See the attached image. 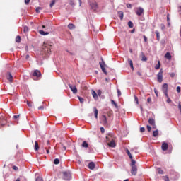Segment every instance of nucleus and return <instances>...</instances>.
<instances>
[{"instance_id": "f8f14e48", "label": "nucleus", "mask_w": 181, "mask_h": 181, "mask_svg": "<svg viewBox=\"0 0 181 181\" xmlns=\"http://www.w3.org/2000/svg\"><path fill=\"white\" fill-rule=\"evenodd\" d=\"M148 124H150L153 128H156V124H155V119L153 118H149Z\"/></svg>"}, {"instance_id": "6e6552de", "label": "nucleus", "mask_w": 181, "mask_h": 181, "mask_svg": "<svg viewBox=\"0 0 181 181\" xmlns=\"http://www.w3.org/2000/svg\"><path fill=\"white\" fill-rule=\"evenodd\" d=\"M6 77L7 80L10 81V83H12V81H13V76H12V74H11V72H7L6 74Z\"/></svg>"}, {"instance_id": "72a5a7b5", "label": "nucleus", "mask_w": 181, "mask_h": 181, "mask_svg": "<svg viewBox=\"0 0 181 181\" xmlns=\"http://www.w3.org/2000/svg\"><path fill=\"white\" fill-rule=\"evenodd\" d=\"M157 171H158V173H159V175H163V170H162L160 168H158Z\"/></svg>"}, {"instance_id": "1a4fd4ad", "label": "nucleus", "mask_w": 181, "mask_h": 181, "mask_svg": "<svg viewBox=\"0 0 181 181\" xmlns=\"http://www.w3.org/2000/svg\"><path fill=\"white\" fill-rule=\"evenodd\" d=\"M163 92L164 93L165 95L168 97V83H164L162 87Z\"/></svg>"}, {"instance_id": "f03ea898", "label": "nucleus", "mask_w": 181, "mask_h": 181, "mask_svg": "<svg viewBox=\"0 0 181 181\" xmlns=\"http://www.w3.org/2000/svg\"><path fill=\"white\" fill-rule=\"evenodd\" d=\"M33 80H40L42 73L39 70H35L32 74Z\"/></svg>"}, {"instance_id": "dca6fc26", "label": "nucleus", "mask_w": 181, "mask_h": 181, "mask_svg": "<svg viewBox=\"0 0 181 181\" xmlns=\"http://www.w3.org/2000/svg\"><path fill=\"white\" fill-rule=\"evenodd\" d=\"M91 94L95 100H98V95L97 94V92H95V90H92Z\"/></svg>"}, {"instance_id": "0eeeda50", "label": "nucleus", "mask_w": 181, "mask_h": 181, "mask_svg": "<svg viewBox=\"0 0 181 181\" xmlns=\"http://www.w3.org/2000/svg\"><path fill=\"white\" fill-rule=\"evenodd\" d=\"M90 6L93 11H97V9H98V4L95 1L90 3Z\"/></svg>"}, {"instance_id": "680f3d73", "label": "nucleus", "mask_w": 181, "mask_h": 181, "mask_svg": "<svg viewBox=\"0 0 181 181\" xmlns=\"http://www.w3.org/2000/svg\"><path fill=\"white\" fill-rule=\"evenodd\" d=\"M177 93H180V86L177 87Z\"/></svg>"}, {"instance_id": "20e7f679", "label": "nucleus", "mask_w": 181, "mask_h": 181, "mask_svg": "<svg viewBox=\"0 0 181 181\" xmlns=\"http://www.w3.org/2000/svg\"><path fill=\"white\" fill-rule=\"evenodd\" d=\"M63 179L64 180H70V179H71V174H70V173L64 172L63 173Z\"/></svg>"}, {"instance_id": "69168bd1", "label": "nucleus", "mask_w": 181, "mask_h": 181, "mask_svg": "<svg viewBox=\"0 0 181 181\" xmlns=\"http://www.w3.org/2000/svg\"><path fill=\"white\" fill-rule=\"evenodd\" d=\"M38 110H45V107H43V106H40V107H38Z\"/></svg>"}, {"instance_id": "6ab92c4d", "label": "nucleus", "mask_w": 181, "mask_h": 181, "mask_svg": "<svg viewBox=\"0 0 181 181\" xmlns=\"http://www.w3.org/2000/svg\"><path fill=\"white\" fill-rule=\"evenodd\" d=\"M165 59H167L168 60H172V55H170V52H167L165 54Z\"/></svg>"}, {"instance_id": "052dcab7", "label": "nucleus", "mask_w": 181, "mask_h": 181, "mask_svg": "<svg viewBox=\"0 0 181 181\" xmlns=\"http://www.w3.org/2000/svg\"><path fill=\"white\" fill-rule=\"evenodd\" d=\"M19 117H21V115H14V116H13V118H14V119H17V118H19Z\"/></svg>"}, {"instance_id": "bb28decb", "label": "nucleus", "mask_w": 181, "mask_h": 181, "mask_svg": "<svg viewBox=\"0 0 181 181\" xmlns=\"http://www.w3.org/2000/svg\"><path fill=\"white\" fill-rule=\"evenodd\" d=\"M156 70H159L160 69V61H158L157 65L155 66Z\"/></svg>"}, {"instance_id": "09e8293b", "label": "nucleus", "mask_w": 181, "mask_h": 181, "mask_svg": "<svg viewBox=\"0 0 181 181\" xmlns=\"http://www.w3.org/2000/svg\"><path fill=\"white\" fill-rule=\"evenodd\" d=\"M117 95L118 97H121V90L119 89H117Z\"/></svg>"}, {"instance_id": "f257e3e1", "label": "nucleus", "mask_w": 181, "mask_h": 181, "mask_svg": "<svg viewBox=\"0 0 181 181\" xmlns=\"http://www.w3.org/2000/svg\"><path fill=\"white\" fill-rule=\"evenodd\" d=\"M42 52L47 55L50 54V53H52V46L47 44H44L42 46Z\"/></svg>"}, {"instance_id": "393cba45", "label": "nucleus", "mask_w": 181, "mask_h": 181, "mask_svg": "<svg viewBox=\"0 0 181 181\" xmlns=\"http://www.w3.org/2000/svg\"><path fill=\"white\" fill-rule=\"evenodd\" d=\"M141 56H142V58H141L142 62H146V60H148V58H146L144 52L141 53Z\"/></svg>"}, {"instance_id": "2eb2a0df", "label": "nucleus", "mask_w": 181, "mask_h": 181, "mask_svg": "<svg viewBox=\"0 0 181 181\" xmlns=\"http://www.w3.org/2000/svg\"><path fill=\"white\" fill-rule=\"evenodd\" d=\"M100 66L101 68L102 71L107 76V70L105 69V67H104V62L101 63L100 62Z\"/></svg>"}, {"instance_id": "aec40b11", "label": "nucleus", "mask_w": 181, "mask_h": 181, "mask_svg": "<svg viewBox=\"0 0 181 181\" xmlns=\"http://www.w3.org/2000/svg\"><path fill=\"white\" fill-rule=\"evenodd\" d=\"M128 63H129L132 70H134V63L132 62V59L129 58Z\"/></svg>"}, {"instance_id": "473e14b6", "label": "nucleus", "mask_w": 181, "mask_h": 181, "mask_svg": "<svg viewBox=\"0 0 181 181\" xmlns=\"http://www.w3.org/2000/svg\"><path fill=\"white\" fill-rule=\"evenodd\" d=\"M102 117H103V124H107V116L103 115Z\"/></svg>"}, {"instance_id": "e433bc0d", "label": "nucleus", "mask_w": 181, "mask_h": 181, "mask_svg": "<svg viewBox=\"0 0 181 181\" xmlns=\"http://www.w3.org/2000/svg\"><path fill=\"white\" fill-rule=\"evenodd\" d=\"M24 33H28L29 32V28L28 26H25L23 29Z\"/></svg>"}, {"instance_id": "13d9d810", "label": "nucleus", "mask_w": 181, "mask_h": 181, "mask_svg": "<svg viewBox=\"0 0 181 181\" xmlns=\"http://www.w3.org/2000/svg\"><path fill=\"white\" fill-rule=\"evenodd\" d=\"M45 149H47V147H42V148H41V151H42V153H45Z\"/></svg>"}, {"instance_id": "5701e85b", "label": "nucleus", "mask_w": 181, "mask_h": 181, "mask_svg": "<svg viewBox=\"0 0 181 181\" xmlns=\"http://www.w3.org/2000/svg\"><path fill=\"white\" fill-rule=\"evenodd\" d=\"M39 33H40V35H42V36H46V35H49V33H46L42 30H39Z\"/></svg>"}, {"instance_id": "a18cd8bd", "label": "nucleus", "mask_w": 181, "mask_h": 181, "mask_svg": "<svg viewBox=\"0 0 181 181\" xmlns=\"http://www.w3.org/2000/svg\"><path fill=\"white\" fill-rule=\"evenodd\" d=\"M100 132L102 134H104L105 132V129H104V127H100Z\"/></svg>"}, {"instance_id": "c85d7f7f", "label": "nucleus", "mask_w": 181, "mask_h": 181, "mask_svg": "<svg viewBox=\"0 0 181 181\" xmlns=\"http://www.w3.org/2000/svg\"><path fill=\"white\" fill-rule=\"evenodd\" d=\"M21 180L26 181V178L24 176H20V177L17 178L16 181H21Z\"/></svg>"}, {"instance_id": "4468645a", "label": "nucleus", "mask_w": 181, "mask_h": 181, "mask_svg": "<svg viewBox=\"0 0 181 181\" xmlns=\"http://www.w3.org/2000/svg\"><path fill=\"white\" fill-rule=\"evenodd\" d=\"M168 148H169L168 143L163 142L161 146L162 151H168Z\"/></svg>"}, {"instance_id": "603ef678", "label": "nucleus", "mask_w": 181, "mask_h": 181, "mask_svg": "<svg viewBox=\"0 0 181 181\" xmlns=\"http://www.w3.org/2000/svg\"><path fill=\"white\" fill-rule=\"evenodd\" d=\"M127 8H129V9H131V8H132V5L131 4H127Z\"/></svg>"}, {"instance_id": "f704fd0d", "label": "nucleus", "mask_w": 181, "mask_h": 181, "mask_svg": "<svg viewBox=\"0 0 181 181\" xmlns=\"http://www.w3.org/2000/svg\"><path fill=\"white\" fill-rule=\"evenodd\" d=\"M21 36L18 35V36L16 37V42L17 43H21Z\"/></svg>"}, {"instance_id": "bf43d9fd", "label": "nucleus", "mask_w": 181, "mask_h": 181, "mask_svg": "<svg viewBox=\"0 0 181 181\" xmlns=\"http://www.w3.org/2000/svg\"><path fill=\"white\" fill-rule=\"evenodd\" d=\"M49 149H52V147L49 146L48 149H47L46 152L47 154L50 153V151H49Z\"/></svg>"}, {"instance_id": "338daca9", "label": "nucleus", "mask_w": 181, "mask_h": 181, "mask_svg": "<svg viewBox=\"0 0 181 181\" xmlns=\"http://www.w3.org/2000/svg\"><path fill=\"white\" fill-rule=\"evenodd\" d=\"M178 108H179V110L181 109V103L180 102H179V103H178Z\"/></svg>"}, {"instance_id": "7c9ffc66", "label": "nucleus", "mask_w": 181, "mask_h": 181, "mask_svg": "<svg viewBox=\"0 0 181 181\" xmlns=\"http://www.w3.org/2000/svg\"><path fill=\"white\" fill-rule=\"evenodd\" d=\"M82 147H83V148H88V144L86 143V141H83V142L82 143Z\"/></svg>"}, {"instance_id": "864d4df0", "label": "nucleus", "mask_w": 181, "mask_h": 181, "mask_svg": "<svg viewBox=\"0 0 181 181\" xmlns=\"http://www.w3.org/2000/svg\"><path fill=\"white\" fill-rule=\"evenodd\" d=\"M134 100H135L136 104H139V102L138 101V97L134 96Z\"/></svg>"}, {"instance_id": "49530a36", "label": "nucleus", "mask_w": 181, "mask_h": 181, "mask_svg": "<svg viewBox=\"0 0 181 181\" xmlns=\"http://www.w3.org/2000/svg\"><path fill=\"white\" fill-rule=\"evenodd\" d=\"M147 103H148V104H151L152 103V99L151 98H148Z\"/></svg>"}, {"instance_id": "2f4dec72", "label": "nucleus", "mask_w": 181, "mask_h": 181, "mask_svg": "<svg viewBox=\"0 0 181 181\" xmlns=\"http://www.w3.org/2000/svg\"><path fill=\"white\" fill-rule=\"evenodd\" d=\"M60 163V160H59V158H55L54 160V165H59Z\"/></svg>"}, {"instance_id": "58836bf2", "label": "nucleus", "mask_w": 181, "mask_h": 181, "mask_svg": "<svg viewBox=\"0 0 181 181\" xmlns=\"http://www.w3.org/2000/svg\"><path fill=\"white\" fill-rule=\"evenodd\" d=\"M54 4H56V0H52V2L49 4L50 8H53Z\"/></svg>"}, {"instance_id": "a211bd4d", "label": "nucleus", "mask_w": 181, "mask_h": 181, "mask_svg": "<svg viewBox=\"0 0 181 181\" xmlns=\"http://www.w3.org/2000/svg\"><path fill=\"white\" fill-rule=\"evenodd\" d=\"M88 168H89V169H90L91 170H93L95 169V164H94L93 162H90V163L88 164Z\"/></svg>"}, {"instance_id": "cd10ccee", "label": "nucleus", "mask_w": 181, "mask_h": 181, "mask_svg": "<svg viewBox=\"0 0 181 181\" xmlns=\"http://www.w3.org/2000/svg\"><path fill=\"white\" fill-rule=\"evenodd\" d=\"M156 35L157 40H158V41L160 40V35L159 33V31L156 30Z\"/></svg>"}, {"instance_id": "a19ab883", "label": "nucleus", "mask_w": 181, "mask_h": 181, "mask_svg": "<svg viewBox=\"0 0 181 181\" xmlns=\"http://www.w3.org/2000/svg\"><path fill=\"white\" fill-rule=\"evenodd\" d=\"M78 100L81 104L84 103V99L81 97H78Z\"/></svg>"}, {"instance_id": "39448f33", "label": "nucleus", "mask_w": 181, "mask_h": 181, "mask_svg": "<svg viewBox=\"0 0 181 181\" xmlns=\"http://www.w3.org/2000/svg\"><path fill=\"white\" fill-rule=\"evenodd\" d=\"M106 139H107V145H109V146H110L111 148H115V141L112 140L110 142V140L108 139V136H106Z\"/></svg>"}, {"instance_id": "f3484780", "label": "nucleus", "mask_w": 181, "mask_h": 181, "mask_svg": "<svg viewBox=\"0 0 181 181\" xmlns=\"http://www.w3.org/2000/svg\"><path fill=\"white\" fill-rule=\"evenodd\" d=\"M93 111H94L95 118L97 119L98 118V110L97 109V107H93Z\"/></svg>"}, {"instance_id": "412c9836", "label": "nucleus", "mask_w": 181, "mask_h": 181, "mask_svg": "<svg viewBox=\"0 0 181 181\" xmlns=\"http://www.w3.org/2000/svg\"><path fill=\"white\" fill-rule=\"evenodd\" d=\"M68 28H69L70 30H73V29H76V25H74L73 23H69L68 25Z\"/></svg>"}, {"instance_id": "3c124183", "label": "nucleus", "mask_w": 181, "mask_h": 181, "mask_svg": "<svg viewBox=\"0 0 181 181\" xmlns=\"http://www.w3.org/2000/svg\"><path fill=\"white\" fill-rule=\"evenodd\" d=\"M27 105L30 107V108H32V103L31 102H27Z\"/></svg>"}, {"instance_id": "ea45409f", "label": "nucleus", "mask_w": 181, "mask_h": 181, "mask_svg": "<svg viewBox=\"0 0 181 181\" xmlns=\"http://www.w3.org/2000/svg\"><path fill=\"white\" fill-rule=\"evenodd\" d=\"M111 104H113V105H115V107H116V108H118V105H117V103H115V101H114V100H111Z\"/></svg>"}, {"instance_id": "0e129e2a", "label": "nucleus", "mask_w": 181, "mask_h": 181, "mask_svg": "<svg viewBox=\"0 0 181 181\" xmlns=\"http://www.w3.org/2000/svg\"><path fill=\"white\" fill-rule=\"evenodd\" d=\"M170 76L172 78H173V77H175V73H171Z\"/></svg>"}, {"instance_id": "c03bdc74", "label": "nucleus", "mask_w": 181, "mask_h": 181, "mask_svg": "<svg viewBox=\"0 0 181 181\" xmlns=\"http://www.w3.org/2000/svg\"><path fill=\"white\" fill-rule=\"evenodd\" d=\"M36 181H43V178H42V177H37Z\"/></svg>"}, {"instance_id": "ddd939ff", "label": "nucleus", "mask_w": 181, "mask_h": 181, "mask_svg": "<svg viewBox=\"0 0 181 181\" xmlns=\"http://www.w3.org/2000/svg\"><path fill=\"white\" fill-rule=\"evenodd\" d=\"M6 119H5V117H0V125L1 127H4L6 125Z\"/></svg>"}, {"instance_id": "9d476101", "label": "nucleus", "mask_w": 181, "mask_h": 181, "mask_svg": "<svg viewBox=\"0 0 181 181\" xmlns=\"http://www.w3.org/2000/svg\"><path fill=\"white\" fill-rule=\"evenodd\" d=\"M70 90H71L72 93L74 94H77L78 90H77V87H76V86H72L71 84L69 85Z\"/></svg>"}, {"instance_id": "4d7b16f0", "label": "nucleus", "mask_w": 181, "mask_h": 181, "mask_svg": "<svg viewBox=\"0 0 181 181\" xmlns=\"http://www.w3.org/2000/svg\"><path fill=\"white\" fill-rule=\"evenodd\" d=\"M167 98H168V99H167V103H172V100L170 99L169 96H168Z\"/></svg>"}, {"instance_id": "6e6d98bb", "label": "nucleus", "mask_w": 181, "mask_h": 181, "mask_svg": "<svg viewBox=\"0 0 181 181\" xmlns=\"http://www.w3.org/2000/svg\"><path fill=\"white\" fill-rule=\"evenodd\" d=\"M140 132H145V127H141L140 128Z\"/></svg>"}, {"instance_id": "9b49d317", "label": "nucleus", "mask_w": 181, "mask_h": 181, "mask_svg": "<svg viewBox=\"0 0 181 181\" xmlns=\"http://www.w3.org/2000/svg\"><path fill=\"white\" fill-rule=\"evenodd\" d=\"M142 13H144V8H142V7L137 8L136 11V14L138 16H141V15H142Z\"/></svg>"}, {"instance_id": "37998d69", "label": "nucleus", "mask_w": 181, "mask_h": 181, "mask_svg": "<svg viewBox=\"0 0 181 181\" xmlns=\"http://www.w3.org/2000/svg\"><path fill=\"white\" fill-rule=\"evenodd\" d=\"M69 5H71V6H74V1H73V0H70L69 1Z\"/></svg>"}, {"instance_id": "a878e982", "label": "nucleus", "mask_w": 181, "mask_h": 181, "mask_svg": "<svg viewBox=\"0 0 181 181\" xmlns=\"http://www.w3.org/2000/svg\"><path fill=\"white\" fill-rule=\"evenodd\" d=\"M35 151H39V143L35 141Z\"/></svg>"}, {"instance_id": "b1692460", "label": "nucleus", "mask_w": 181, "mask_h": 181, "mask_svg": "<svg viewBox=\"0 0 181 181\" xmlns=\"http://www.w3.org/2000/svg\"><path fill=\"white\" fill-rule=\"evenodd\" d=\"M158 135H159V132L158 130L153 132V136H154V138H156V136H158Z\"/></svg>"}, {"instance_id": "de8ad7c7", "label": "nucleus", "mask_w": 181, "mask_h": 181, "mask_svg": "<svg viewBox=\"0 0 181 181\" xmlns=\"http://www.w3.org/2000/svg\"><path fill=\"white\" fill-rule=\"evenodd\" d=\"M151 129H152V127H151V126L149 125H147V130L148 131V132H151Z\"/></svg>"}, {"instance_id": "8fccbe9b", "label": "nucleus", "mask_w": 181, "mask_h": 181, "mask_svg": "<svg viewBox=\"0 0 181 181\" xmlns=\"http://www.w3.org/2000/svg\"><path fill=\"white\" fill-rule=\"evenodd\" d=\"M112 115V111L107 112V117H111Z\"/></svg>"}, {"instance_id": "423d86ee", "label": "nucleus", "mask_w": 181, "mask_h": 181, "mask_svg": "<svg viewBox=\"0 0 181 181\" xmlns=\"http://www.w3.org/2000/svg\"><path fill=\"white\" fill-rule=\"evenodd\" d=\"M138 173V168L136 167V165L135 166H132V169H131V174L133 176H136V175Z\"/></svg>"}, {"instance_id": "774afa93", "label": "nucleus", "mask_w": 181, "mask_h": 181, "mask_svg": "<svg viewBox=\"0 0 181 181\" xmlns=\"http://www.w3.org/2000/svg\"><path fill=\"white\" fill-rule=\"evenodd\" d=\"M165 177V181H169V177Z\"/></svg>"}, {"instance_id": "e2e57ef3", "label": "nucleus", "mask_w": 181, "mask_h": 181, "mask_svg": "<svg viewBox=\"0 0 181 181\" xmlns=\"http://www.w3.org/2000/svg\"><path fill=\"white\" fill-rule=\"evenodd\" d=\"M29 2H30V0H25V5H28Z\"/></svg>"}, {"instance_id": "c9c22d12", "label": "nucleus", "mask_w": 181, "mask_h": 181, "mask_svg": "<svg viewBox=\"0 0 181 181\" xmlns=\"http://www.w3.org/2000/svg\"><path fill=\"white\" fill-rule=\"evenodd\" d=\"M128 26H129V28H134V23H132V21H129V22H128Z\"/></svg>"}, {"instance_id": "c756f323", "label": "nucleus", "mask_w": 181, "mask_h": 181, "mask_svg": "<svg viewBox=\"0 0 181 181\" xmlns=\"http://www.w3.org/2000/svg\"><path fill=\"white\" fill-rule=\"evenodd\" d=\"M126 152H127L128 156L129 157V158L133 159L132 155L131 154V152L129 151V150L127 149Z\"/></svg>"}, {"instance_id": "7ed1b4c3", "label": "nucleus", "mask_w": 181, "mask_h": 181, "mask_svg": "<svg viewBox=\"0 0 181 181\" xmlns=\"http://www.w3.org/2000/svg\"><path fill=\"white\" fill-rule=\"evenodd\" d=\"M157 80L158 83H162V81H163V69H160L157 74Z\"/></svg>"}, {"instance_id": "4c0bfd02", "label": "nucleus", "mask_w": 181, "mask_h": 181, "mask_svg": "<svg viewBox=\"0 0 181 181\" xmlns=\"http://www.w3.org/2000/svg\"><path fill=\"white\" fill-rule=\"evenodd\" d=\"M132 160V163H131V166H136L135 164L136 163V161H135V160H133V158L131 159Z\"/></svg>"}, {"instance_id": "79ce46f5", "label": "nucleus", "mask_w": 181, "mask_h": 181, "mask_svg": "<svg viewBox=\"0 0 181 181\" xmlns=\"http://www.w3.org/2000/svg\"><path fill=\"white\" fill-rule=\"evenodd\" d=\"M40 11H42V8L38 7L35 9V11L37 12V13H40Z\"/></svg>"}, {"instance_id": "4be33fe9", "label": "nucleus", "mask_w": 181, "mask_h": 181, "mask_svg": "<svg viewBox=\"0 0 181 181\" xmlns=\"http://www.w3.org/2000/svg\"><path fill=\"white\" fill-rule=\"evenodd\" d=\"M118 16H119V18H120V20L122 21V19H124V12L119 11Z\"/></svg>"}, {"instance_id": "5fc2aeb1", "label": "nucleus", "mask_w": 181, "mask_h": 181, "mask_svg": "<svg viewBox=\"0 0 181 181\" xmlns=\"http://www.w3.org/2000/svg\"><path fill=\"white\" fill-rule=\"evenodd\" d=\"M97 93H98L97 95H99V97L101 96V93H102L101 90H98Z\"/></svg>"}]
</instances>
